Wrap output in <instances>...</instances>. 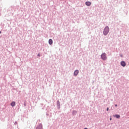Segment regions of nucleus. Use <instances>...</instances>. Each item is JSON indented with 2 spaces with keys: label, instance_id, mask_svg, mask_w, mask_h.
<instances>
[{
  "label": "nucleus",
  "instance_id": "obj_1",
  "mask_svg": "<svg viewBox=\"0 0 129 129\" xmlns=\"http://www.w3.org/2000/svg\"><path fill=\"white\" fill-rule=\"evenodd\" d=\"M109 32V28L108 27V26H106L103 31V34L104 35V36H106V35H107L108 34Z\"/></svg>",
  "mask_w": 129,
  "mask_h": 129
},
{
  "label": "nucleus",
  "instance_id": "obj_2",
  "mask_svg": "<svg viewBox=\"0 0 129 129\" xmlns=\"http://www.w3.org/2000/svg\"><path fill=\"white\" fill-rule=\"evenodd\" d=\"M101 58L102 60H106V54L105 53H103L101 56Z\"/></svg>",
  "mask_w": 129,
  "mask_h": 129
},
{
  "label": "nucleus",
  "instance_id": "obj_3",
  "mask_svg": "<svg viewBox=\"0 0 129 129\" xmlns=\"http://www.w3.org/2000/svg\"><path fill=\"white\" fill-rule=\"evenodd\" d=\"M79 73V71L78 70H76L74 73L75 76H77L78 75V74Z\"/></svg>",
  "mask_w": 129,
  "mask_h": 129
},
{
  "label": "nucleus",
  "instance_id": "obj_4",
  "mask_svg": "<svg viewBox=\"0 0 129 129\" xmlns=\"http://www.w3.org/2000/svg\"><path fill=\"white\" fill-rule=\"evenodd\" d=\"M121 66H122L123 67H125V65H126L125 62H124V61H121Z\"/></svg>",
  "mask_w": 129,
  "mask_h": 129
},
{
  "label": "nucleus",
  "instance_id": "obj_5",
  "mask_svg": "<svg viewBox=\"0 0 129 129\" xmlns=\"http://www.w3.org/2000/svg\"><path fill=\"white\" fill-rule=\"evenodd\" d=\"M48 43L49 44V45H52V44H53V40L51 39H50L48 41Z\"/></svg>",
  "mask_w": 129,
  "mask_h": 129
},
{
  "label": "nucleus",
  "instance_id": "obj_6",
  "mask_svg": "<svg viewBox=\"0 0 129 129\" xmlns=\"http://www.w3.org/2000/svg\"><path fill=\"white\" fill-rule=\"evenodd\" d=\"M86 6H89L91 5V3H90V2H86Z\"/></svg>",
  "mask_w": 129,
  "mask_h": 129
},
{
  "label": "nucleus",
  "instance_id": "obj_7",
  "mask_svg": "<svg viewBox=\"0 0 129 129\" xmlns=\"http://www.w3.org/2000/svg\"><path fill=\"white\" fill-rule=\"evenodd\" d=\"M11 105L13 107L15 106L16 105V102H12L11 104Z\"/></svg>",
  "mask_w": 129,
  "mask_h": 129
},
{
  "label": "nucleus",
  "instance_id": "obj_8",
  "mask_svg": "<svg viewBox=\"0 0 129 129\" xmlns=\"http://www.w3.org/2000/svg\"><path fill=\"white\" fill-rule=\"evenodd\" d=\"M115 117H116V118H119L120 117V116L118 114L115 115Z\"/></svg>",
  "mask_w": 129,
  "mask_h": 129
},
{
  "label": "nucleus",
  "instance_id": "obj_9",
  "mask_svg": "<svg viewBox=\"0 0 129 129\" xmlns=\"http://www.w3.org/2000/svg\"><path fill=\"white\" fill-rule=\"evenodd\" d=\"M36 129H42V125H40L39 127H37Z\"/></svg>",
  "mask_w": 129,
  "mask_h": 129
},
{
  "label": "nucleus",
  "instance_id": "obj_10",
  "mask_svg": "<svg viewBox=\"0 0 129 129\" xmlns=\"http://www.w3.org/2000/svg\"><path fill=\"white\" fill-rule=\"evenodd\" d=\"M109 109V108H107V111H108Z\"/></svg>",
  "mask_w": 129,
  "mask_h": 129
},
{
  "label": "nucleus",
  "instance_id": "obj_11",
  "mask_svg": "<svg viewBox=\"0 0 129 129\" xmlns=\"http://www.w3.org/2000/svg\"><path fill=\"white\" fill-rule=\"evenodd\" d=\"M120 57H122V54L120 55Z\"/></svg>",
  "mask_w": 129,
  "mask_h": 129
},
{
  "label": "nucleus",
  "instance_id": "obj_12",
  "mask_svg": "<svg viewBox=\"0 0 129 129\" xmlns=\"http://www.w3.org/2000/svg\"><path fill=\"white\" fill-rule=\"evenodd\" d=\"M115 106H116V107L117 106V105L115 104Z\"/></svg>",
  "mask_w": 129,
  "mask_h": 129
},
{
  "label": "nucleus",
  "instance_id": "obj_13",
  "mask_svg": "<svg viewBox=\"0 0 129 129\" xmlns=\"http://www.w3.org/2000/svg\"><path fill=\"white\" fill-rule=\"evenodd\" d=\"M0 34H2V31H0Z\"/></svg>",
  "mask_w": 129,
  "mask_h": 129
},
{
  "label": "nucleus",
  "instance_id": "obj_14",
  "mask_svg": "<svg viewBox=\"0 0 129 129\" xmlns=\"http://www.w3.org/2000/svg\"><path fill=\"white\" fill-rule=\"evenodd\" d=\"M110 120H111V118H110Z\"/></svg>",
  "mask_w": 129,
  "mask_h": 129
}]
</instances>
